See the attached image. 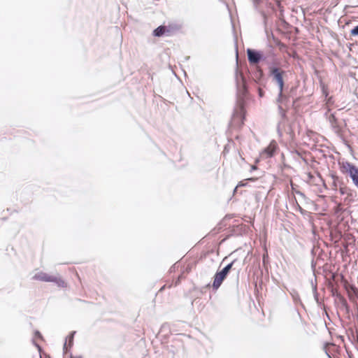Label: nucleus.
Listing matches in <instances>:
<instances>
[{
  "mask_svg": "<svg viewBox=\"0 0 358 358\" xmlns=\"http://www.w3.org/2000/svg\"><path fill=\"white\" fill-rule=\"evenodd\" d=\"M268 76L271 81L278 89V94L276 99L277 103H280L284 100H287L288 97L283 93L285 87V78L287 77V72L281 68V63L277 59H274L271 62L268 63Z\"/></svg>",
  "mask_w": 358,
  "mask_h": 358,
  "instance_id": "nucleus-1",
  "label": "nucleus"
},
{
  "mask_svg": "<svg viewBox=\"0 0 358 358\" xmlns=\"http://www.w3.org/2000/svg\"><path fill=\"white\" fill-rule=\"evenodd\" d=\"M248 90L245 83L243 84L241 92L238 90L236 105L234 108L230 124L232 127H241L244 124L245 116V97Z\"/></svg>",
  "mask_w": 358,
  "mask_h": 358,
  "instance_id": "nucleus-2",
  "label": "nucleus"
},
{
  "mask_svg": "<svg viewBox=\"0 0 358 358\" xmlns=\"http://www.w3.org/2000/svg\"><path fill=\"white\" fill-rule=\"evenodd\" d=\"M339 164L341 171L343 173H348L353 184L358 188V167L349 162H343Z\"/></svg>",
  "mask_w": 358,
  "mask_h": 358,
  "instance_id": "nucleus-3",
  "label": "nucleus"
},
{
  "mask_svg": "<svg viewBox=\"0 0 358 358\" xmlns=\"http://www.w3.org/2000/svg\"><path fill=\"white\" fill-rule=\"evenodd\" d=\"M32 279L42 282H54L57 286L61 287H64L66 286L65 282L61 278L54 275H50L48 273L42 271L36 273L33 276Z\"/></svg>",
  "mask_w": 358,
  "mask_h": 358,
  "instance_id": "nucleus-4",
  "label": "nucleus"
},
{
  "mask_svg": "<svg viewBox=\"0 0 358 358\" xmlns=\"http://www.w3.org/2000/svg\"><path fill=\"white\" fill-rule=\"evenodd\" d=\"M246 52L248 62L251 65H257L266 59L264 53L261 50L248 48Z\"/></svg>",
  "mask_w": 358,
  "mask_h": 358,
  "instance_id": "nucleus-5",
  "label": "nucleus"
},
{
  "mask_svg": "<svg viewBox=\"0 0 358 358\" xmlns=\"http://www.w3.org/2000/svg\"><path fill=\"white\" fill-rule=\"evenodd\" d=\"M226 278L227 277H225V275H224L220 271H217L213 277V282L212 284L213 289L215 291L217 290Z\"/></svg>",
  "mask_w": 358,
  "mask_h": 358,
  "instance_id": "nucleus-6",
  "label": "nucleus"
},
{
  "mask_svg": "<svg viewBox=\"0 0 358 358\" xmlns=\"http://www.w3.org/2000/svg\"><path fill=\"white\" fill-rule=\"evenodd\" d=\"M76 333V332L75 331H71L69 334V335L67 336V338H66V341H65V342L64 343V346H63L64 354L68 353L70 350V348L73 346V338H74V336H75Z\"/></svg>",
  "mask_w": 358,
  "mask_h": 358,
  "instance_id": "nucleus-7",
  "label": "nucleus"
},
{
  "mask_svg": "<svg viewBox=\"0 0 358 358\" xmlns=\"http://www.w3.org/2000/svg\"><path fill=\"white\" fill-rule=\"evenodd\" d=\"M276 147V143L275 142H271L268 147L264 149L262 155H266V157L267 158L272 157L275 154Z\"/></svg>",
  "mask_w": 358,
  "mask_h": 358,
  "instance_id": "nucleus-8",
  "label": "nucleus"
},
{
  "mask_svg": "<svg viewBox=\"0 0 358 358\" xmlns=\"http://www.w3.org/2000/svg\"><path fill=\"white\" fill-rule=\"evenodd\" d=\"M339 192L341 195H347V197L345 199V201L348 200L349 202L353 201V192L349 187L344 186L340 187Z\"/></svg>",
  "mask_w": 358,
  "mask_h": 358,
  "instance_id": "nucleus-9",
  "label": "nucleus"
},
{
  "mask_svg": "<svg viewBox=\"0 0 358 358\" xmlns=\"http://www.w3.org/2000/svg\"><path fill=\"white\" fill-rule=\"evenodd\" d=\"M152 35L155 37L169 36L166 25L162 24L155 28L152 31Z\"/></svg>",
  "mask_w": 358,
  "mask_h": 358,
  "instance_id": "nucleus-10",
  "label": "nucleus"
},
{
  "mask_svg": "<svg viewBox=\"0 0 358 358\" xmlns=\"http://www.w3.org/2000/svg\"><path fill=\"white\" fill-rule=\"evenodd\" d=\"M264 77V72L261 67L257 66L256 68L255 71L254 72L252 75V78L255 80V82L257 84H259L262 79Z\"/></svg>",
  "mask_w": 358,
  "mask_h": 358,
  "instance_id": "nucleus-11",
  "label": "nucleus"
},
{
  "mask_svg": "<svg viewBox=\"0 0 358 358\" xmlns=\"http://www.w3.org/2000/svg\"><path fill=\"white\" fill-rule=\"evenodd\" d=\"M289 294L292 296L293 301L296 305L300 304L302 307H304L300 299V296L296 289H292V290L289 291Z\"/></svg>",
  "mask_w": 358,
  "mask_h": 358,
  "instance_id": "nucleus-12",
  "label": "nucleus"
},
{
  "mask_svg": "<svg viewBox=\"0 0 358 358\" xmlns=\"http://www.w3.org/2000/svg\"><path fill=\"white\" fill-rule=\"evenodd\" d=\"M166 31H167L169 36H171L175 32L179 31L180 29V26L176 23L169 24L168 25H166Z\"/></svg>",
  "mask_w": 358,
  "mask_h": 358,
  "instance_id": "nucleus-13",
  "label": "nucleus"
},
{
  "mask_svg": "<svg viewBox=\"0 0 358 358\" xmlns=\"http://www.w3.org/2000/svg\"><path fill=\"white\" fill-rule=\"evenodd\" d=\"M331 293H332V295L334 296H336V298H338L341 301L343 305L347 306V301H346V299L338 292L337 289L333 288L331 289Z\"/></svg>",
  "mask_w": 358,
  "mask_h": 358,
  "instance_id": "nucleus-14",
  "label": "nucleus"
},
{
  "mask_svg": "<svg viewBox=\"0 0 358 358\" xmlns=\"http://www.w3.org/2000/svg\"><path fill=\"white\" fill-rule=\"evenodd\" d=\"M311 284H312V287H313V293L314 299H315L316 303L320 306V301L319 300V294L317 290V285L313 284V281H311Z\"/></svg>",
  "mask_w": 358,
  "mask_h": 358,
  "instance_id": "nucleus-15",
  "label": "nucleus"
},
{
  "mask_svg": "<svg viewBox=\"0 0 358 358\" xmlns=\"http://www.w3.org/2000/svg\"><path fill=\"white\" fill-rule=\"evenodd\" d=\"M278 113H279L280 115L281 116L282 119L285 120L287 118L286 110H284L282 108V106L280 104L278 105Z\"/></svg>",
  "mask_w": 358,
  "mask_h": 358,
  "instance_id": "nucleus-16",
  "label": "nucleus"
},
{
  "mask_svg": "<svg viewBox=\"0 0 358 358\" xmlns=\"http://www.w3.org/2000/svg\"><path fill=\"white\" fill-rule=\"evenodd\" d=\"M256 180V178H248L245 180H242L241 182H238V184L237 185V187H244L247 185L246 182L245 181H255Z\"/></svg>",
  "mask_w": 358,
  "mask_h": 358,
  "instance_id": "nucleus-17",
  "label": "nucleus"
},
{
  "mask_svg": "<svg viewBox=\"0 0 358 358\" xmlns=\"http://www.w3.org/2000/svg\"><path fill=\"white\" fill-rule=\"evenodd\" d=\"M329 120L330 122V123L334 125L335 124L337 123V121H338V119L337 117L335 116L334 114H331L329 117Z\"/></svg>",
  "mask_w": 358,
  "mask_h": 358,
  "instance_id": "nucleus-18",
  "label": "nucleus"
},
{
  "mask_svg": "<svg viewBox=\"0 0 358 358\" xmlns=\"http://www.w3.org/2000/svg\"><path fill=\"white\" fill-rule=\"evenodd\" d=\"M236 262V259H234V261H232L231 262H230L229 264H228L227 265H226L224 268L226 271H227L229 273L230 272V271L232 269V267L234 266V264Z\"/></svg>",
  "mask_w": 358,
  "mask_h": 358,
  "instance_id": "nucleus-19",
  "label": "nucleus"
},
{
  "mask_svg": "<svg viewBox=\"0 0 358 358\" xmlns=\"http://www.w3.org/2000/svg\"><path fill=\"white\" fill-rule=\"evenodd\" d=\"M236 262V259H234V261H232L231 262H230L229 264H228L227 265H226L224 268L226 271H227L229 273L230 272V271L232 269V267L234 266V264Z\"/></svg>",
  "mask_w": 358,
  "mask_h": 358,
  "instance_id": "nucleus-20",
  "label": "nucleus"
},
{
  "mask_svg": "<svg viewBox=\"0 0 358 358\" xmlns=\"http://www.w3.org/2000/svg\"><path fill=\"white\" fill-rule=\"evenodd\" d=\"M350 35L354 36H358V24L351 29Z\"/></svg>",
  "mask_w": 358,
  "mask_h": 358,
  "instance_id": "nucleus-21",
  "label": "nucleus"
},
{
  "mask_svg": "<svg viewBox=\"0 0 358 358\" xmlns=\"http://www.w3.org/2000/svg\"><path fill=\"white\" fill-rule=\"evenodd\" d=\"M34 336L38 338H40V339H42L43 338V336L42 334H41V332L38 330H36L34 331Z\"/></svg>",
  "mask_w": 358,
  "mask_h": 358,
  "instance_id": "nucleus-22",
  "label": "nucleus"
},
{
  "mask_svg": "<svg viewBox=\"0 0 358 358\" xmlns=\"http://www.w3.org/2000/svg\"><path fill=\"white\" fill-rule=\"evenodd\" d=\"M332 178L334 179L333 185L334 187H336V185H336V182L338 180V178L337 176H336L332 175Z\"/></svg>",
  "mask_w": 358,
  "mask_h": 358,
  "instance_id": "nucleus-23",
  "label": "nucleus"
},
{
  "mask_svg": "<svg viewBox=\"0 0 358 358\" xmlns=\"http://www.w3.org/2000/svg\"><path fill=\"white\" fill-rule=\"evenodd\" d=\"M258 93H259V96L260 97H262V96H264V90H263L262 89L259 88V89H258Z\"/></svg>",
  "mask_w": 358,
  "mask_h": 358,
  "instance_id": "nucleus-24",
  "label": "nucleus"
},
{
  "mask_svg": "<svg viewBox=\"0 0 358 358\" xmlns=\"http://www.w3.org/2000/svg\"><path fill=\"white\" fill-rule=\"evenodd\" d=\"M322 93H323V95L327 98L328 95H329V93H328V91L327 90H326L324 87L322 88Z\"/></svg>",
  "mask_w": 358,
  "mask_h": 358,
  "instance_id": "nucleus-25",
  "label": "nucleus"
},
{
  "mask_svg": "<svg viewBox=\"0 0 358 358\" xmlns=\"http://www.w3.org/2000/svg\"><path fill=\"white\" fill-rule=\"evenodd\" d=\"M224 275H225V277H227L228 275V274L229 273L227 271H226L224 269V268H223L222 270L220 271Z\"/></svg>",
  "mask_w": 358,
  "mask_h": 358,
  "instance_id": "nucleus-26",
  "label": "nucleus"
},
{
  "mask_svg": "<svg viewBox=\"0 0 358 358\" xmlns=\"http://www.w3.org/2000/svg\"><path fill=\"white\" fill-rule=\"evenodd\" d=\"M296 194H298L299 196H301L303 198L306 197L305 194L302 192H301L299 190L296 191Z\"/></svg>",
  "mask_w": 358,
  "mask_h": 358,
  "instance_id": "nucleus-27",
  "label": "nucleus"
},
{
  "mask_svg": "<svg viewBox=\"0 0 358 358\" xmlns=\"http://www.w3.org/2000/svg\"><path fill=\"white\" fill-rule=\"evenodd\" d=\"M333 102H334V101H333V97H331H331H329V98L327 99V103H329V104H330V103H333Z\"/></svg>",
  "mask_w": 358,
  "mask_h": 358,
  "instance_id": "nucleus-28",
  "label": "nucleus"
},
{
  "mask_svg": "<svg viewBox=\"0 0 358 358\" xmlns=\"http://www.w3.org/2000/svg\"><path fill=\"white\" fill-rule=\"evenodd\" d=\"M296 206H297V208H298V210H299L300 212L302 213V211L303 210V209L299 206V204L298 203V202L296 201Z\"/></svg>",
  "mask_w": 358,
  "mask_h": 358,
  "instance_id": "nucleus-29",
  "label": "nucleus"
},
{
  "mask_svg": "<svg viewBox=\"0 0 358 358\" xmlns=\"http://www.w3.org/2000/svg\"><path fill=\"white\" fill-rule=\"evenodd\" d=\"M69 358H82V356H73L71 353L69 355Z\"/></svg>",
  "mask_w": 358,
  "mask_h": 358,
  "instance_id": "nucleus-30",
  "label": "nucleus"
},
{
  "mask_svg": "<svg viewBox=\"0 0 358 358\" xmlns=\"http://www.w3.org/2000/svg\"><path fill=\"white\" fill-rule=\"evenodd\" d=\"M33 343L38 348L39 350H41V348L39 345H38L34 341H33Z\"/></svg>",
  "mask_w": 358,
  "mask_h": 358,
  "instance_id": "nucleus-31",
  "label": "nucleus"
},
{
  "mask_svg": "<svg viewBox=\"0 0 358 358\" xmlns=\"http://www.w3.org/2000/svg\"><path fill=\"white\" fill-rule=\"evenodd\" d=\"M175 271V265H173L170 269H169V271L171 273V272H173Z\"/></svg>",
  "mask_w": 358,
  "mask_h": 358,
  "instance_id": "nucleus-32",
  "label": "nucleus"
},
{
  "mask_svg": "<svg viewBox=\"0 0 358 358\" xmlns=\"http://www.w3.org/2000/svg\"><path fill=\"white\" fill-rule=\"evenodd\" d=\"M257 169V167L256 166H255V165L251 167V170L252 171L256 170Z\"/></svg>",
  "mask_w": 358,
  "mask_h": 358,
  "instance_id": "nucleus-33",
  "label": "nucleus"
},
{
  "mask_svg": "<svg viewBox=\"0 0 358 358\" xmlns=\"http://www.w3.org/2000/svg\"><path fill=\"white\" fill-rule=\"evenodd\" d=\"M77 301H81V302H85L86 303L87 301H85V300H82V299H77Z\"/></svg>",
  "mask_w": 358,
  "mask_h": 358,
  "instance_id": "nucleus-34",
  "label": "nucleus"
},
{
  "mask_svg": "<svg viewBox=\"0 0 358 358\" xmlns=\"http://www.w3.org/2000/svg\"><path fill=\"white\" fill-rule=\"evenodd\" d=\"M238 187H237V186L235 187V189H234V193H235L236 192V189H237Z\"/></svg>",
  "mask_w": 358,
  "mask_h": 358,
  "instance_id": "nucleus-35",
  "label": "nucleus"
},
{
  "mask_svg": "<svg viewBox=\"0 0 358 358\" xmlns=\"http://www.w3.org/2000/svg\"><path fill=\"white\" fill-rule=\"evenodd\" d=\"M296 313H297V315H299V317H301V314L299 313V311H296Z\"/></svg>",
  "mask_w": 358,
  "mask_h": 358,
  "instance_id": "nucleus-36",
  "label": "nucleus"
},
{
  "mask_svg": "<svg viewBox=\"0 0 358 358\" xmlns=\"http://www.w3.org/2000/svg\"><path fill=\"white\" fill-rule=\"evenodd\" d=\"M40 358H41V357H40Z\"/></svg>",
  "mask_w": 358,
  "mask_h": 358,
  "instance_id": "nucleus-37",
  "label": "nucleus"
}]
</instances>
